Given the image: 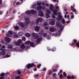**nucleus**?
<instances>
[{"mask_svg": "<svg viewBox=\"0 0 79 79\" xmlns=\"http://www.w3.org/2000/svg\"><path fill=\"white\" fill-rule=\"evenodd\" d=\"M50 9L51 11H53V13L54 15H58V13H56V12H58V10H54L53 9V5H50Z\"/></svg>", "mask_w": 79, "mask_h": 79, "instance_id": "nucleus-1", "label": "nucleus"}, {"mask_svg": "<svg viewBox=\"0 0 79 79\" xmlns=\"http://www.w3.org/2000/svg\"><path fill=\"white\" fill-rule=\"evenodd\" d=\"M26 15H29V14H30L31 13L34 15L35 14V13H37V11H36V10H30L27 11L26 12Z\"/></svg>", "mask_w": 79, "mask_h": 79, "instance_id": "nucleus-2", "label": "nucleus"}, {"mask_svg": "<svg viewBox=\"0 0 79 79\" xmlns=\"http://www.w3.org/2000/svg\"><path fill=\"white\" fill-rule=\"evenodd\" d=\"M27 69H30L31 68H32L33 67H35V65L33 63L31 64L30 63H29L28 64L26 65Z\"/></svg>", "mask_w": 79, "mask_h": 79, "instance_id": "nucleus-3", "label": "nucleus"}, {"mask_svg": "<svg viewBox=\"0 0 79 79\" xmlns=\"http://www.w3.org/2000/svg\"><path fill=\"white\" fill-rule=\"evenodd\" d=\"M25 19L26 21V23H25V26H28V24L30 23V19L28 18L27 17Z\"/></svg>", "mask_w": 79, "mask_h": 79, "instance_id": "nucleus-4", "label": "nucleus"}, {"mask_svg": "<svg viewBox=\"0 0 79 79\" xmlns=\"http://www.w3.org/2000/svg\"><path fill=\"white\" fill-rule=\"evenodd\" d=\"M8 33L6 35L7 37H11L12 36V34H13V32L9 30L8 31Z\"/></svg>", "mask_w": 79, "mask_h": 79, "instance_id": "nucleus-5", "label": "nucleus"}, {"mask_svg": "<svg viewBox=\"0 0 79 79\" xmlns=\"http://www.w3.org/2000/svg\"><path fill=\"white\" fill-rule=\"evenodd\" d=\"M17 72L19 75H20L21 74H22L24 72V69L23 70H18L17 71Z\"/></svg>", "mask_w": 79, "mask_h": 79, "instance_id": "nucleus-6", "label": "nucleus"}, {"mask_svg": "<svg viewBox=\"0 0 79 79\" xmlns=\"http://www.w3.org/2000/svg\"><path fill=\"white\" fill-rule=\"evenodd\" d=\"M56 26L58 27H61L63 26V25L60 24V22L59 21L56 22Z\"/></svg>", "mask_w": 79, "mask_h": 79, "instance_id": "nucleus-7", "label": "nucleus"}, {"mask_svg": "<svg viewBox=\"0 0 79 79\" xmlns=\"http://www.w3.org/2000/svg\"><path fill=\"white\" fill-rule=\"evenodd\" d=\"M32 35L33 36V37L34 39H38L39 37V35H38L35 34V33H33L32 34Z\"/></svg>", "mask_w": 79, "mask_h": 79, "instance_id": "nucleus-8", "label": "nucleus"}, {"mask_svg": "<svg viewBox=\"0 0 79 79\" xmlns=\"http://www.w3.org/2000/svg\"><path fill=\"white\" fill-rule=\"evenodd\" d=\"M42 19L41 18H40L38 19L37 20H36L35 23L36 24H39V22L41 23L42 21Z\"/></svg>", "mask_w": 79, "mask_h": 79, "instance_id": "nucleus-9", "label": "nucleus"}, {"mask_svg": "<svg viewBox=\"0 0 79 79\" xmlns=\"http://www.w3.org/2000/svg\"><path fill=\"white\" fill-rule=\"evenodd\" d=\"M5 41L6 42H8L9 43L10 42H11V39L9 38L8 37H6L5 38Z\"/></svg>", "mask_w": 79, "mask_h": 79, "instance_id": "nucleus-10", "label": "nucleus"}, {"mask_svg": "<svg viewBox=\"0 0 79 79\" xmlns=\"http://www.w3.org/2000/svg\"><path fill=\"white\" fill-rule=\"evenodd\" d=\"M38 15L39 16L41 17H43L44 16V13L41 11H40L38 13Z\"/></svg>", "mask_w": 79, "mask_h": 79, "instance_id": "nucleus-11", "label": "nucleus"}, {"mask_svg": "<svg viewBox=\"0 0 79 79\" xmlns=\"http://www.w3.org/2000/svg\"><path fill=\"white\" fill-rule=\"evenodd\" d=\"M39 29H40V27L39 26H37L35 27V31L36 32H38Z\"/></svg>", "mask_w": 79, "mask_h": 79, "instance_id": "nucleus-12", "label": "nucleus"}, {"mask_svg": "<svg viewBox=\"0 0 79 79\" xmlns=\"http://www.w3.org/2000/svg\"><path fill=\"white\" fill-rule=\"evenodd\" d=\"M49 31L50 32H55V29L53 27H51L50 28Z\"/></svg>", "mask_w": 79, "mask_h": 79, "instance_id": "nucleus-13", "label": "nucleus"}, {"mask_svg": "<svg viewBox=\"0 0 79 79\" xmlns=\"http://www.w3.org/2000/svg\"><path fill=\"white\" fill-rule=\"evenodd\" d=\"M19 24L22 27H24V23L23 22L19 23Z\"/></svg>", "mask_w": 79, "mask_h": 79, "instance_id": "nucleus-14", "label": "nucleus"}, {"mask_svg": "<svg viewBox=\"0 0 79 79\" xmlns=\"http://www.w3.org/2000/svg\"><path fill=\"white\" fill-rule=\"evenodd\" d=\"M30 45L31 47H35V45H34V43L32 42H31L30 43Z\"/></svg>", "mask_w": 79, "mask_h": 79, "instance_id": "nucleus-15", "label": "nucleus"}, {"mask_svg": "<svg viewBox=\"0 0 79 79\" xmlns=\"http://www.w3.org/2000/svg\"><path fill=\"white\" fill-rule=\"evenodd\" d=\"M20 48H21V49H23V50H24V48H26V46H24V44H22L20 46Z\"/></svg>", "mask_w": 79, "mask_h": 79, "instance_id": "nucleus-16", "label": "nucleus"}, {"mask_svg": "<svg viewBox=\"0 0 79 79\" xmlns=\"http://www.w3.org/2000/svg\"><path fill=\"white\" fill-rule=\"evenodd\" d=\"M41 40H42V38H39L36 40V42L37 43H39V42H41Z\"/></svg>", "mask_w": 79, "mask_h": 79, "instance_id": "nucleus-17", "label": "nucleus"}, {"mask_svg": "<svg viewBox=\"0 0 79 79\" xmlns=\"http://www.w3.org/2000/svg\"><path fill=\"white\" fill-rule=\"evenodd\" d=\"M55 23V20L52 19V21L51 22V24L52 25H54Z\"/></svg>", "mask_w": 79, "mask_h": 79, "instance_id": "nucleus-18", "label": "nucleus"}, {"mask_svg": "<svg viewBox=\"0 0 79 79\" xmlns=\"http://www.w3.org/2000/svg\"><path fill=\"white\" fill-rule=\"evenodd\" d=\"M0 54L1 55H5L6 54V52L5 51H2L1 52Z\"/></svg>", "mask_w": 79, "mask_h": 79, "instance_id": "nucleus-19", "label": "nucleus"}, {"mask_svg": "<svg viewBox=\"0 0 79 79\" xmlns=\"http://www.w3.org/2000/svg\"><path fill=\"white\" fill-rule=\"evenodd\" d=\"M8 48L9 49H11L13 48V46L11 44H9L8 45Z\"/></svg>", "mask_w": 79, "mask_h": 79, "instance_id": "nucleus-20", "label": "nucleus"}, {"mask_svg": "<svg viewBox=\"0 0 79 79\" xmlns=\"http://www.w3.org/2000/svg\"><path fill=\"white\" fill-rule=\"evenodd\" d=\"M41 9H42V6H38L37 7V9L39 10H40Z\"/></svg>", "mask_w": 79, "mask_h": 79, "instance_id": "nucleus-21", "label": "nucleus"}, {"mask_svg": "<svg viewBox=\"0 0 79 79\" xmlns=\"http://www.w3.org/2000/svg\"><path fill=\"white\" fill-rule=\"evenodd\" d=\"M25 35L26 36V37H30L31 35V34L29 33H27L25 34Z\"/></svg>", "mask_w": 79, "mask_h": 79, "instance_id": "nucleus-22", "label": "nucleus"}, {"mask_svg": "<svg viewBox=\"0 0 79 79\" xmlns=\"http://www.w3.org/2000/svg\"><path fill=\"white\" fill-rule=\"evenodd\" d=\"M46 17L47 19L48 18L50 17V15L48 13H46Z\"/></svg>", "mask_w": 79, "mask_h": 79, "instance_id": "nucleus-23", "label": "nucleus"}, {"mask_svg": "<svg viewBox=\"0 0 79 79\" xmlns=\"http://www.w3.org/2000/svg\"><path fill=\"white\" fill-rule=\"evenodd\" d=\"M36 6H37V5L35 4L32 6V8L34 9L36 8Z\"/></svg>", "mask_w": 79, "mask_h": 79, "instance_id": "nucleus-24", "label": "nucleus"}, {"mask_svg": "<svg viewBox=\"0 0 79 79\" xmlns=\"http://www.w3.org/2000/svg\"><path fill=\"white\" fill-rule=\"evenodd\" d=\"M58 16V18L59 20H61V19H62V16H61L60 15H59Z\"/></svg>", "mask_w": 79, "mask_h": 79, "instance_id": "nucleus-25", "label": "nucleus"}, {"mask_svg": "<svg viewBox=\"0 0 79 79\" xmlns=\"http://www.w3.org/2000/svg\"><path fill=\"white\" fill-rule=\"evenodd\" d=\"M30 42H31V41H27L25 42V44H26V45H28L29 44H30Z\"/></svg>", "mask_w": 79, "mask_h": 79, "instance_id": "nucleus-26", "label": "nucleus"}, {"mask_svg": "<svg viewBox=\"0 0 79 79\" xmlns=\"http://www.w3.org/2000/svg\"><path fill=\"white\" fill-rule=\"evenodd\" d=\"M61 22H62L63 24H65V20H64V19H62V20H61Z\"/></svg>", "mask_w": 79, "mask_h": 79, "instance_id": "nucleus-27", "label": "nucleus"}, {"mask_svg": "<svg viewBox=\"0 0 79 79\" xmlns=\"http://www.w3.org/2000/svg\"><path fill=\"white\" fill-rule=\"evenodd\" d=\"M47 34L46 33H43V36L44 37H47Z\"/></svg>", "mask_w": 79, "mask_h": 79, "instance_id": "nucleus-28", "label": "nucleus"}, {"mask_svg": "<svg viewBox=\"0 0 79 79\" xmlns=\"http://www.w3.org/2000/svg\"><path fill=\"white\" fill-rule=\"evenodd\" d=\"M18 42L19 43V44H22V40H18Z\"/></svg>", "mask_w": 79, "mask_h": 79, "instance_id": "nucleus-29", "label": "nucleus"}, {"mask_svg": "<svg viewBox=\"0 0 79 79\" xmlns=\"http://www.w3.org/2000/svg\"><path fill=\"white\" fill-rule=\"evenodd\" d=\"M19 27L18 26H15V29L16 30H18V29H19Z\"/></svg>", "mask_w": 79, "mask_h": 79, "instance_id": "nucleus-30", "label": "nucleus"}, {"mask_svg": "<svg viewBox=\"0 0 79 79\" xmlns=\"http://www.w3.org/2000/svg\"><path fill=\"white\" fill-rule=\"evenodd\" d=\"M64 77L63 75L62 74H61L60 76V79H62V78H64Z\"/></svg>", "mask_w": 79, "mask_h": 79, "instance_id": "nucleus-31", "label": "nucleus"}, {"mask_svg": "<svg viewBox=\"0 0 79 79\" xmlns=\"http://www.w3.org/2000/svg\"><path fill=\"white\" fill-rule=\"evenodd\" d=\"M56 73H53L52 75L53 77H54V78H55V77H56Z\"/></svg>", "mask_w": 79, "mask_h": 79, "instance_id": "nucleus-32", "label": "nucleus"}, {"mask_svg": "<svg viewBox=\"0 0 79 79\" xmlns=\"http://www.w3.org/2000/svg\"><path fill=\"white\" fill-rule=\"evenodd\" d=\"M26 39L25 37H23L22 38V40H23V41H26Z\"/></svg>", "mask_w": 79, "mask_h": 79, "instance_id": "nucleus-33", "label": "nucleus"}, {"mask_svg": "<svg viewBox=\"0 0 79 79\" xmlns=\"http://www.w3.org/2000/svg\"><path fill=\"white\" fill-rule=\"evenodd\" d=\"M16 45H18V46H19L20 45V44H19L18 42H16L15 43Z\"/></svg>", "mask_w": 79, "mask_h": 79, "instance_id": "nucleus-34", "label": "nucleus"}, {"mask_svg": "<svg viewBox=\"0 0 79 79\" xmlns=\"http://www.w3.org/2000/svg\"><path fill=\"white\" fill-rule=\"evenodd\" d=\"M37 66V68L38 69H39V68H40V67L41 66V64H38Z\"/></svg>", "mask_w": 79, "mask_h": 79, "instance_id": "nucleus-35", "label": "nucleus"}, {"mask_svg": "<svg viewBox=\"0 0 79 79\" xmlns=\"http://www.w3.org/2000/svg\"><path fill=\"white\" fill-rule=\"evenodd\" d=\"M56 50V48H53V49H52L51 51L52 52H55Z\"/></svg>", "mask_w": 79, "mask_h": 79, "instance_id": "nucleus-36", "label": "nucleus"}, {"mask_svg": "<svg viewBox=\"0 0 79 79\" xmlns=\"http://www.w3.org/2000/svg\"><path fill=\"white\" fill-rule=\"evenodd\" d=\"M76 46H77V47H78V48H79V42H77L76 44Z\"/></svg>", "mask_w": 79, "mask_h": 79, "instance_id": "nucleus-37", "label": "nucleus"}, {"mask_svg": "<svg viewBox=\"0 0 79 79\" xmlns=\"http://www.w3.org/2000/svg\"><path fill=\"white\" fill-rule=\"evenodd\" d=\"M18 35H14V38H18Z\"/></svg>", "mask_w": 79, "mask_h": 79, "instance_id": "nucleus-38", "label": "nucleus"}, {"mask_svg": "<svg viewBox=\"0 0 79 79\" xmlns=\"http://www.w3.org/2000/svg\"><path fill=\"white\" fill-rule=\"evenodd\" d=\"M63 75L64 77H66V73L65 72H64L63 73Z\"/></svg>", "mask_w": 79, "mask_h": 79, "instance_id": "nucleus-39", "label": "nucleus"}, {"mask_svg": "<svg viewBox=\"0 0 79 79\" xmlns=\"http://www.w3.org/2000/svg\"><path fill=\"white\" fill-rule=\"evenodd\" d=\"M39 74H37L35 75H34V76L35 77H39Z\"/></svg>", "mask_w": 79, "mask_h": 79, "instance_id": "nucleus-40", "label": "nucleus"}, {"mask_svg": "<svg viewBox=\"0 0 79 79\" xmlns=\"http://www.w3.org/2000/svg\"><path fill=\"white\" fill-rule=\"evenodd\" d=\"M5 76V73H2L0 75L1 76Z\"/></svg>", "mask_w": 79, "mask_h": 79, "instance_id": "nucleus-41", "label": "nucleus"}, {"mask_svg": "<svg viewBox=\"0 0 79 79\" xmlns=\"http://www.w3.org/2000/svg\"><path fill=\"white\" fill-rule=\"evenodd\" d=\"M8 57H10V55H6L5 56V57L6 58H8Z\"/></svg>", "mask_w": 79, "mask_h": 79, "instance_id": "nucleus-42", "label": "nucleus"}, {"mask_svg": "<svg viewBox=\"0 0 79 79\" xmlns=\"http://www.w3.org/2000/svg\"><path fill=\"white\" fill-rule=\"evenodd\" d=\"M37 5H39L38 6H39V5H41V2H37Z\"/></svg>", "mask_w": 79, "mask_h": 79, "instance_id": "nucleus-43", "label": "nucleus"}, {"mask_svg": "<svg viewBox=\"0 0 79 79\" xmlns=\"http://www.w3.org/2000/svg\"><path fill=\"white\" fill-rule=\"evenodd\" d=\"M44 26H47V25H48V23L47 22H45L44 23Z\"/></svg>", "mask_w": 79, "mask_h": 79, "instance_id": "nucleus-44", "label": "nucleus"}, {"mask_svg": "<svg viewBox=\"0 0 79 79\" xmlns=\"http://www.w3.org/2000/svg\"><path fill=\"white\" fill-rule=\"evenodd\" d=\"M52 18H53V19H55V18L56 17H55V15H52Z\"/></svg>", "mask_w": 79, "mask_h": 79, "instance_id": "nucleus-45", "label": "nucleus"}, {"mask_svg": "<svg viewBox=\"0 0 79 79\" xmlns=\"http://www.w3.org/2000/svg\"><path fill=\"white\" fill-rule=\"evenodd\" d=\"M68 79H71V77L70 76H67V77Z\"/></svg>", "mask_w": 79, "mask_h": 79, "instance_id": "nucleus-46", "label": "nucleus"}, {"mask_svg": "<svg viewBox=\"0 0 79 79\" xmlns=\"http://www.w3.org/2000/svg\"><path fill=\"white\" fill-rule=\"evenodd\" d=\"M20 78H21V77H20V76L16 77H15V79H20Z\"/></svg>", "mask_w": 79, "mask_h": 79, "instance_id": "nucleus-47", "label": "nucleus"}, {"mask_svg": "<svg viewBox=\"0 0 79 79\" xmlns=\"http://www.w3.org/2000/svg\"><path fill=\"white\" fill-rule=\"evenodd\" d=\"M47 11L48 13H51V11L49 10H47Z\"/></svg>", "mask_w": 79, "mask_h": 79, "instance_id": "nucleus-48", "label": "nucleus"}, {"mask_svg": "<svg viewBox=\"0 0 79 79\" xmlns=\"http://www.w3.org/2000/svg\"><path fill=\"white\" fill-rule=\"evenodd\" d=\"M52 71L53 72H55L57 71V70H56V69H53Z\"/></svg>", "mask_w": 79, "mask_h": 79, "instance_id": "nucleus-49", "label": "nucleus"}, {"mask_svg": "<svg viewBox=\"0 0 79 79\" xmlns=\"http://www.w3.org/2000/svg\"><path fill=\"white\" fill-rule=\"evenodd\" d=\"M74 17V15H72L71 16V19H73Z\"/></svg>", "mask_w": 79, "mask_h": 79, "instance_id": "nucleus-50", "label": "nucleus"}, {"mask_svg": "<svg viewBox=\"0 0 79 79\" xmlns=\"http://www.w3.org/2000/svg\"><path fill=\"white\" fill-rule=\"evenodd\" d=\"M20 4V3L19 2H17L16 3V5H18Z\"/></svg>", "mask_w": 79, "mask_h": 79, "instance_id": "nucleus-51", "label": "nucleus"}, {"mask_svg": "<svg viewBox=\"0 0 79 79\" xmlns=\"http://www.w3.org/2000/svg\"><path fill=\"white\" fill-rule=\"evenodd\" d=\"M71 9L72 10H73L74 9V7L73 6H71Z\"/></svg>", "mask_w": 79, "mask_h": 79, "instance_id": "nucleus-52", "label": "nucleus"}, {"mask_svg": "<svg viewBox=\"0 0 79 79\" xmlns=\"http://www.w3.org/2000/svg\"><path fill=\"white\" fill-rule=\"evenodd\" d=\"M41 5H43V6H44L45 5V4L43 2H41Z\"/></svg>", "mask_w": 79, "mask_h": 79, "instance_id": "nucleus-53", "label": "nucleus"}, {"mask_svg": "<svg viewBox=\"0 0 79 79\" xmlns=\"http://www.w3.org/2000/svg\"><path fill=\"white\" fill-rule=\"evenodd\" d=\"M47 39H48V40H49V39H50V36H48L47 37Z\"/></svg>", "mask_w": 79, "mask_h": 79, "instance_id": "nucleus-54", "label": "nucleus"}, {"mask_svg": "<svg viewBox=\"0 0 79 79\" xmlns=\"http://www.w3.org/2000/svg\"><path fill=\"white\" fill-rule=\"evenodd\" d=\"M52 74V71H50L49 73V75H51V74Z\"/></svg>", "mask_w": 79, "mask_h": 79, "instance_id": "nucleus-55", "label": "nucleus"}, {"mask_svg": "<svg viewBox=\"0 0 79 79\" xmlns=\"http://www.w3.org/2000/svg\"><path fill=\"white\" fill-rule=\"evenodd\" d=\"M77 42V40H74V43L75 44H76Z\"/></svg>", "mask_w": 79, "mask_h": 79, "instance_id": "nucleus-56", "label": "nucleus"}, {"mask_svg": "<svg viewBox=\"0 0 79 79\" xmlns=\"http://www.w3.org/2000/svg\"><path fill=\"white\" fill-rule=\"evenodd\" d=\"M75 45V43H72V46H74Z\"/></svg>", "mask_w": 79, "mask_h": 79, "instance_id": "nucleus-57", "label": "nucleus"}, {"mask_svg": "<svg viewBox=\"0 0 79 79\" xmlns=\"http://www.w3.org/2000/svg\"><path fill=\"white\" fill-rule=\"evenodd\" d=\"M73 12H76V10L75 9H74L72 10Z\"/></svg>", "mask_w": 79, "mask_h": 79, "instance_id": "nucleus-58", "label": "nucleus"}, {"mask_svg": "<svg viewBox=\"0 0 79 79\" xmlns=\"http://www.w3.org/2000/svg\"><path fill=\"white\" fill-rule=\"evenodd\" d=\"M2 48H5V46L4 45L2 47Z\"/></svg>", "mask_w": 79, "mask_h": 79, "instance_id": "nucleus-59", "label": "nucleus"}, {"mask_svg": "<svg viewBox=\"0 0 79 79\" xmlns=\"http://www.w3.org/2000/svg\"><path fill=\"white\" fill-rule=\"evenodd\" d=\"M46 68H44L43 69V71H46Z\"/></svg>", "mask_w": 79, "mask_h": 79, "instance_id": "nucleus-60", "label": "nucleus"}, {"mask_svg": "<svg viewBox=\"0 0 79 79\" xmlns=\"http://www.w3.org/2000/svg\"><path fill=\"white\" fill-rule=\"evenodd\" d=\"M69 23H70V21L69 20L68 21L66 22V23H67V24H69Z\"/></svg>", "mask_w": 79, "mask_h": 79, "instance_id": "nucleus-61", "label": "nucleus"}, {"mask_svg": "<svg viewBox=\"0 0 79 79\" xmlns=\"http://www.w3.org/2000/svg\"><path fill=\"white\" fill-rule=\"evenodd\" d=\"M74 77H74V76H72L71 77V79H74Z\"/></svg>", "mask_w": 79, "mask_h": 79, "instance_id": "nucleus-62", "label": "nucleus"}, {"mask_svg": "<svg viewBox=\"0 0 79 79\" xmlns=\"http://www.w3.org/2000/svg\"><path fill=\"white\" fill-rule=\"evenodd\" d=\"M45 7H42V9H43V10H45Z\"/></svg>", "mask_w": 79, "mask_h": 79, "instance_id": "nucleus-63", "label": "nucleus"}, {"mask_svg": "<svg viewBox=\"0 0 79 79\" xmlns=\"http://www.w3.org/2000/svg\"><path fill=\"white\" fill-rule=\"evenodd\" d=\"M4 78V77H0V79H3Z\"/></svg>", "mask_w": 79, "mask_h": 79, "instance_id": "nucleus-64", "label": "nucleus"}]
</instances>
